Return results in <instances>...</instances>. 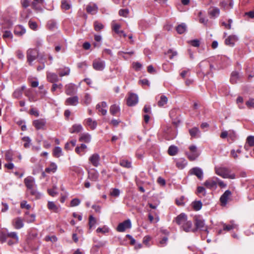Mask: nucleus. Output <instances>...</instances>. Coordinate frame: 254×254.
Masks as SVG:
<instances>
[{"label":"nucleus","mask_w":254,"mask_h":254,"mask_svg":"<svg viewBox=\"0 0 254 254\" xmlns=\"http://www.w3.org/2000/svg\"><path fill=\"white\" fill-rule=\"evenodd\" d=\"M131 227V221L129 219L126 220L124 222L120 223L117 228L118 232H123L126 229H129Z\"/></svg>","instance_id":"39448f33"},{"label":"nucleus","mask_w":254,"mask_h":254,"mask_svg":"<svg viewBox=\"0 0 254 254\" xmlns=\"http://www.w3.org/2000/svg\"><path fill=\"white\" fill-rule=\"evenodd\" d=\"M86 125L91 129H94L97 125L96 121H93L91 118H88L85 120Z\"/></svg>","instance_id":"7c9ffc66"},{"label":"nucleus","mask_w":254,"mask_h":254,"mask_svg":"<svg viewBox=\"0 0 254 254\" xmlns=\"http://www.w3.org/2000/svg\"><path fill=\"white\" fill-rule=\"evenodd\" d=\"M96 222V220L95 218L92 215H90L89 217V228L91 229L94 225Z\"/></svg>","instance_id":"6e6d98bb"},{"label":"nucleus","mask_w":254,"mask_h":254,"mask_svg":"<svg viewBox=\"0 0 254 254\" xmlns=\"http://www.w3.org/2000/svg\"><path fill=\"white\" fill-rule=\"evenodd\" d=\"M195 193L198 195L202 194L203 196H205L206 193V190L203 187L198 186L197 188Z\"/></svg>","instance_id":"c03bdc74"},{"label":"nucleus","mask_w":254,"mask_h":254,"mask_svg":"<svg viewBox=\"0 0 254 254\" xmlns=\"http://www.w3.org/2000/svg\"><path fill=\"white\" fill-rule=\"evenodd\" d=\"M120 109L119 106L114 104L110 108V113L113 116H117L118 113L120 112Z\"/></svg>","instance_id":"473e14b6"},{"label":"nucleus","mask_w":254,"mask_h":254,"mask_svg":"<svg viewBox=\"0 0 254 254\" xmlns=\"http://www.w3.org/2000/svg\"><path fill=\"white\" fill-rule=\"evenodd\" d=\"M187 28L186 24L184 23H182L176 27V31L179 34H182L186 31Z\"/></svg>","instance_id":"72a5a7b5"},{"label":"nucleus","mask_w":254,"mask_h":254,"mask_svg":"<svg viewBox=\"0 0 254 254\" xmlns=\"http://www.w3.org/2000/svg\"><path fill=\"white\" fill-rule=\"evenodd\" d=\"M238 40V38L236 35H230L227 38L225 39V44L231 47H233L235 45V43Z\"/></svg>","instance_id":"9d476101"},{"label":"nucleus","mask_w":254,"mask_h":254,"mask_svg":"<svg viewBox=\"0 0 254 254\" xmlns=\"http://www.w3.org/2000/svg\"><path fill=\"white\" fill-rule=\"evenodd\" d=\"M178 152V148L175 145H171L168 150V153L170 156H174Z\"/></svg>","instance_id":"4c0bfd02"},{"label":"nucleus","mask_w":254,"mask_h":254,"mask_svg":"<svg viewBox=\"0 0 254 254\" xmlns=\"http://www.w3.org/2000/svg\"><path fill=\"white\" fill-rule=\"evenodd\" d=\"M65 93L68 95H72L75 93V89L74 85L72 84H69L65 86Z\"/></svg>","instance_id":"bb28decb"},{"label":"nucleus","mask_w":254,"mask_h":254,"mask_svg":"<svg viewBox=\"0 0 254 254\" xmlns=\"http://www.w3.org/2000/svg\"><path fill=\"white\" fill-rule=\"evenodd\" d=\"M246 105L249 108H254V99H250L246 102Z\"/></svg>","instance_id":"774afa93"},{"label":"nucleus","mask_w":254,"mask_h":254,"mask_svg":"<svg viewBox=\"0 0 254 254\" xmlns=\"http://www.w3.org/2000/svg\"><path fill=\"white\" fill-rule=\"evenodd\" d=\"M25 89L24 85L17 88L13 93V96L15 98H19L22 96L23 90Z\"/></svg>","instance_id":"4be33fe9"},{"label":"nucleus","mask_w":254,"mask_h":254,"mask_svg":"<svg viewBox=\"0 0 254 254\" xmlns=\"http://www.w3.org/2000/svg\"><path fill=\"white\" fill-rule=\"evenodd\" d=\"M71 5L69 4L67 0H62L61 7L64 10H68L70 8Z\"/></svg>","instance_id":"3c124183"},{"label":"nucleus","mask_w":254,"mask_h":254,"mask_svg":"<svg viewBox=\"0 0 254 254\" xmlns=\"http://www.w3.org/2000/svg\"><path fill=\"white\" fill-rule=\"evenodd\" d=\"M94 29L96 31H99L104 28V25L98 21L94 22Z\"/></svg>","instance_id":"864d4df0"},{"label":"nucleus","mask_w":254,"mask_h":254,"mask_svg":"<svg viewBox=\"0 0 254 254\" xmlns=\"http://www.w3.org/2000/svg\"><path fill=\"white\" fill-rule=\"evenodd\" d=\"M189 133L191 137L193 138H198L200 136V131L197 127L190 129Z\"/></svg>","instance_id":"6ab92c4d"},{"label":"nucleus","mask_w":254,"mask_h":254,"mask_svg":"<svg viewBox=\"0 0 254 254\" xmlns=\"http://www.w3.org/2000/svg\"><path fill=\"white\" fill-rule=\"evenodd\" d=\"M47 27L50 30H54L57 28V22L54 20H50L47 23Z\"/></svg>","instance_id":"ea45409f"},{"label":"nucleus","mask_w":254,"mask_h":254,"mask_svg":"<svg viewBox=\"0 0 254 254\" xmlns=\"http://www.w3.org/2000/svg\"><path fill=\"white\" fill-rule=\"evenodd\" d=\"M203 185L209 189L213 190L217 188V182L216 178L213 179H209L207 180L203 184Z\"/></svg>","instance_id":"6e6552de"},{"label":"nucleus","mask_w":254,"mask_h":254,"mask_svg":"<svg viewBox=\"0 0 254 254\" xmlns=\"http://www.w3.org/2000/svg\"><path fill=\"white\" fill-rule=\"evenodd\" d=\"M7 239H11L18 242V237L16 232H10L6 235L1 232V243L5 242Z\"/></svg>","instance_id":"7ed1b4c3"},{"label":"nucleus","mask_w":254,"mask_h":254,"mask_svg":"<svg viewBox=\"0 0 254 254\" xmlns=\"http://www.w3.org/2000/svg\"><path fill=\"white\" fill-rule=\"evenodd\" d=\"M168 101V99L165 95H161L160 97V100L158 102V105L159 107H162L165 105Z\"/></svg>","instance_id":"37998d69"},{"label":"nucleus","mask_w":254,"mask_h":254,"mask_svg":"<svg viewBox=\"0 0 254 254\" xmlns=\"http://www.w3.org/2000/svg\"><path fill=\"white\" fill-rule=\"evenodd\" d=\"M47 78L48 81L51 83L57 82L60 80L56 73L50 72H48L47 73Z\"/></svg>","instance_id":"4468645a"},{"label":"nucleus","mask_w":254,"mask_h":254,"mask_svg":"<svg viewBox=\"0 0 254 254\" xmlns=\"http://www.w3.org/2000/svg\"><path fill=\"white\" fill-rule=\"evenodd\" d=\"M218 90L219 92H222L224 94L227 93V91L228 90V87L226 85H223L220 84L218 86Z\"/></svg>","instance_id":"603ef678"},{"label":"nucleus","mask_w":254,"mask_h":254,"mask_svg":"<svg viewBox=\"0 0 254 254\" xmlns=\"http://www.w3.org/2000/svg\"><path fill=\"white\" fill-rule=\"evenodd\" d=\"M187 220V215L183 213L180 214L176 218V222L179 225H182Z\"/></svg>","instance_id":"a211bd4d"},{"label":"nucleus","mask_w":254,"mask_h":254,"mask_svg":"<svg viewBox=\"0 0 254 254\" xmlns=\"http://www.w3.org/2000/svg\"><path fill=\"white\" fill-rule=\"evenodd\" d=\"M29 26L32 30H36L37 29V24L36 22L30 20L29 21Z\"/></svg>","instance_id":"69168bd1"},{"label":"nucleus","mask_w":254,"mask_h":254,"mask_svg":"<svg viewBox=\"0 0 254 254\" xmlns=\"http://www.w3.org/2000/svg\"><path fill=\"white\" fill-rule=\"evenodd\" d=\"M202 202L201 201H194L192 203V206L193 209L195 211H198L201 209L202 207Z\"/></svg>","instance_id":"58836bf2"},{"label":"nucleus","mask_w":254,"mask_h":254,"mask_svg":"<svg viewBox=\"0 0 254 254\" xmlns=\"http://www.w3.org/2000/svg\"><path fill=\"white\" fill-rule=\"evenodd\" d=\"M86 11L87 13L91 14H95L98 11V6L95 3H89L86 6Z\"/></svg>","instance_id":"9b49d317"},{"label":"nucleus","mask_w":254,"mask_h":254,"mask_svg":"<svg viewBox=\"0 0 254 254\" xmlns=\"http://www.w3.org/2000/svg\"><path fill=\"white\" fill-rule=\"evenodd\" d=\"M247 142L250 146H254V136H249L247 138Z\"/></svg>","instance_id":"13d9d810"},{"label":"nucleus","mask_w":254,"mask_h":254,"mask_svg":"<svg viewBox=\"0 0 254 254\" xmlns=\"http://www.w3.org/2000/svg\"><path fill=\"white\" fill-rule=\"evenodd\" d=\"M83 128L81 125L75 124L69 129V131L71 133H78L82 130Z\"/></svg>","instance_id":"2f4dec72"},{"label":"nucleus","mask_w":254,"mask_h":254,"mask_svg":"<svg viewBox=\"0 0 254 254\" xmlns=\"http://www.w3.org/2000/svg\"><path fill=\"white\" fill-rule=\"evenodd\" d=\"M231 224L226 225L225 224H223V230L229 231L230 230L235 229L236 228L237 225L233 223V222H231Z\"/></svg>","instance_id":"79ce46f5"},{"label":"nucleus","mask_w":254,"mask_h":254,"mask_svg":"<svg viewBox=\"0 0 254 254\" xmlns=\"http://www.w3.org/2000/svg\"><path fill=\"white\" fill-rule=\"evenodd\" d=\"M80 203V200L78 198H74L70 202V206L72 207L78 205Z\"/></svg>","instance_id":"bf43d9fd"},{"label":"nucleus","mask_w":254,"mask_h":254,"mask_svg":"<svg viewBox=\"0 0 254 254\" xmlns=\"http://www.w3.org/2000/svg\"><path fill=\"white\" fill-rule=\"evenodd\" d=\"M62 151L61 147L59 146L55 147L53 150V155L56 157H59L62 154Z\"/></svg>","instance_id":"09e8293b"},{"label":"nucleus","mask_w":254,"mask_h":254,"mask_svg":"<svg viewBox=\"0 0 254 254\" xmlns=\"http://www.w3.org/2000/svg\"><path fill=\"white\" fill-rule=\"evenodd\" d=\"M120 165L125 168H130L131 167V162L125 160H121L120 162Z\"/></svg>","instance_id":"de8ad7c7"},{"label":"nucleus","mask_w":254,"mask_h":254,"mask_svg":"<svg viewBox=\"0 0 254 254\" xmlns=\"http://www.w3.org/2000/svg\"><path fill=\"white\" fill-rule=\"evenodd\" d=\"M39 51L36 49H29L27 52V62L30 65H32V63L36 60L38 56Z\"/></svg>","instance_id":"f03ea898"},{"label":"nucleus","mask_w":254,"mask_h":254,"mask_svg":"<svg viewBox=\"0 0 254 254\" xmlns=\"http://www.w3.org/2000/svg\"><path fill=\"white\" fill-rule=\"evenodd\" d=\"M194 222L195 228L192 230V232L195 233L197 230L205 231L208 233L207 228L205 226L204 220L200 216H195L194 217Z\"/></svg>","instance_id":"f257e3e1"},{"label":"nucleus","mask_w":254,"mask_h":254,"mask_svg":"<svg viewBox=\"0 0 254 254\" xmlns=\"http://www.w3.org/2000/svg\"><path fill=\"white\" fill-rule=\"evenodd\" d=\"M48 207L51 210H53L55 212H57L58 208L55 204V203L53 201H49L48 203Z\"/></svg>","instance_id":"8fccbe9b"},{"label":"nucleus","mask_w":254,"mask_h":254,"mask_svg":"<svg viewBox=\"0 0 254 254\" xmlns=\"http://www.w3.org/2000/svg\"><path fill=\"white\" fill-rule=\"evenodd\" d=\"M13 225L14 227L17 229L22 228L24 226L23 221L20 217H17L14 220Z\"/></svg>","instance_id":"a878e982"},{"label":"nucleus","mask_w":254,"mask_h":254,"mask_svg":"<svg viewBox=\"0 0 254 254\" xmlns=\"http://www.w3.org/2000/svg\"><path fill=\"white\" fill-rule=\"evenodd\" d=\"M78 103V98L76 96L68 98L65 100V104L68 105L75 106Z\"/></svg>","instance_id":"aec40b11"},{"label":"nucleus","mask_w":254,"mask_h":254,"mask_svg":"<svg viewBox=\"0 0 254 254\" xmlns=\"http://www.w3.org/2000/svg\"><path fill=\"white\" fill-rule=\"evenodd\" d=\"M2 37L3 39L5 38H12V34L10 31H5L4 34L2 35Z\"/></svg>","instance_id":"0e129e2a"},{"label":"nucleus","mask_w":254,"mask_h":254,"mask_svg":"<svg viewBox=\"0 0 254 254\" xmlns=\"http://www.w3.org/2000/svg\"><path fill=\"white\" fill-rule=\"evenodd\" d=\"M189 43H190L191 45L195 47H198L200 45V42L197 39H194L193 40L190 41L189 42Z\"/></svg>","instance_id":"052dcab7"},{"label":"nucleus","mask_w":254,"mask_h":254,"mask_svg":"<svg viewBox=\"0 0 254 254\" xmlns=\"http://www.w3.org/2000/svg\"><path fill=\"white\" fill-rule=\"evenodd\" d=\"M89 160L94 166L97 167L99 164L100 156L98 154H94L89 158Z\"/></svg>","instance_id":"f3484780"},{"label":"nucleus","mask_w":254,"mask_h":254,"mask_svg":"<svg viewBox=\"0 0 254 254\" xmlns=\"http://www.w3.org/2000/svg\"><path fill=\"white\" fill-rule=\"evenodd\" d=\"M91 140V136L87 133H84L81 134L79 140L81 142L89 143Z\"/></svg>","instance_id":"c756f323"},{"label":"nucleus","mask_w":254,"mask_h":254,"mask_svg":"<svg viewBox=\"0 0 254 254\" xmlns=\"http://www.w3.org/2000/svg\"><path fill=\"white\" fill-rule=\"evenodd\" d=\"M93 67L96 70L102 71L105 67V62L100 59L95 60L93 62Z\"/></svg>","instance_id":"20e7f679"},{"label":"nucleus","mask_w":254,"mask_h":254,"mask_svg":"<svg viewBox=\"0 0 254 254\" xmlns=\"http://www.w3.org/2000/svg\"><path fill=\"white\" fill-rule=\"evenodd\" d=\"M70 68L68 67H65L64 68H60L59 69V75L61 77L66 76L69 74Z\"/></svg>","instance_id":"c9c22d12"},{"label":"nucleus","mask_w":254,"mask_h":254,"mask_svg":"<svg viewBox=\"0 0 254 254\" xmlns=\"http://www.w3.org/2000/svg\"><path fill=\"white\" fill-rule=\"evenodd\" d=\"M231 191L229 190H227L221 195L220 198V201L222 205L225 206L227 204L228 198L231 195Z\"/></svg>","instance_id":"f8f14e48"},{"label":"nucleus","mask_w":254,"mask_h":254,"mask_svg":"<svg viewBox=\"0 0 254 254\" xmlns=\"http://www.w3.org/2000/svg\"><path fill=\"white\" fill-rule=\"evenodd\" d=\"M87 146L85 144H81L80 146H77L75 148V151L78 154L81 155V153H85Z\"/></svg>","instance_id":"e433bc0d"},{"label":"nucleus","mask_w":254,"mask_h":254,"mask_svg":"<svg viewBox=\"0 0 254 254\" xmlns=\"http://www.w3.org/2000/svg\"><path fill=\"white\" fill-rule=\"evenodd\" d=\"M239 78V74L238 72L234 71L231 73L230 81L232 84H235L237 82V80Z\"/></svg>","instance_id":"f704fd0d"},{"label":"nucleus","mask_w":254,"mask_h":254,"mask_svg":"<svg viewBox=\"0 0 254 254\" xmlns=\"http://www.w3.org/2000/svg\"><path fill=\"white\" fill-rule=\"evenodd\" d=\"M187 155L188 158L189 159V160L190 161H194L199 156V154L198 153V152L187 153Z\"/></svg>","instance_id":"49530a36"},{"label":"nucleus","mask_w":254,"mask_h":254,"mask_svg":"<svg viewBox=\"0 0 254 254\" xmlns=\"http://www.w3.org/2000/svg\"><path fill=\"white\" fill-rule=\"evenodd\" d=\"M26 32L25 28L21 25H17L15 27L14 33L18 36H22Z\"/></svg>","instance_id":"cd10ccee"},{"label":"nucleus","mask_w":254,"mask_h":254,"mask_svg":"<svg viewBox=\"0 0 254 254\" xmlns=\"http://www.w3.org/2000/svg\"><path fill=\"white\" fill-rule=\"evenodd\" d=\"M121 28V25L118 23H114L112 25V29L114 31V32L121 36L122 35L123 37H126L127 36L126 34L123 30H120V28Z\"/></svg>","instance_id":"2eb2a0df"},{"label":"nucleus","mask_w":254,"mask_h":254,"mask_svg":"<svg viewBox=\"0 0 254 254\" xmlns=\"http://www.w3.org/2000/svg\"><path fill=\"white\" fill-rule=\"evenodd\" d=\"M216 173L223 177V178H227L229 177V172L227 169L225 168H220L215 169Z\"/></svg>","instance_id":"ddd939ff"},{"label":"nucleus","mask_w":254,"mask_h":254,"mask_svg":"<svg viewBox=\"0 0 254 254\" xmlns=\"http://www.w3.org/2000/svg\"><path fill=\"white\" fill-rule=\"evenodd\" d=\"M46 124V121L44 119H40L34 120L33 122V126L36 128V129H45V126Z\"/></svg>","instance_id":"423d86ee"},{"label":"nucleus","mask_w":254,"mask_h":254,"mask_svg":"<svg viewBox=\"0 0 254 254\" xmlns=\"http://www.w3.org/2000/svg\"><path fill=\"white\" fill-rule=\"evenodd\" d=\"M138 99L136 94L130 93L127 99V105L129 106H133L138 102Z\"/></svg>","instance_id":"0eeeda50"},{"label":"nucleus","mask_w":254,"mask_h":254,"mask_svg":"<svg viewBox=\"0 0 254 254\" xmlns=\"http://www.w3.org/2000/svg\"><path fill=\"white\" fill-rule=\"evenodd\" d=\"M184 231L186 232H189L191 231L193 229H191L192 227V222L190 221L187 220L185 223H184L182 226Z\"/></svg>","instance_id":"c85d7f7f"},{"label":"nucleus","mask_w":254,"mask_h":254,"mask_svg":"<svg viewBox=\"0 0 254 254\" xmlns=\"http://www.w3.org/2000/svg\"><path fill=\"white\" fill-rule=\"evenodd\" d=\"M187 164V161L184 158H180L176 161V166L180 169H184Z\"/></svg>","instance_id":"393cba45"},{"label":"nucleus","mask_w":254,"mask_h":254,"mask_svg":"<svg viewBox=\"0 0 254 254\" xmlns=\"http://www.w3.org/2000/svg\"><path fill=\"white\" fill-rule=\"evenodd\" d=\"M57 189L56 186H54L53 189L48 190V192L49 195L52 196H54L58 194V192L55 190Z\"/></svg>","instance_id":"4d7b16f0"},{"label":"nucleus","mask_w":254,"mask_h":254,"mask_svg":"<svg viewBox=\"0 0 254 254\" xmlns=\"http://www.w3.org/2000/svg\"><path fill=\"white\" fill-rule=\"evenodd\" d=\"M98 177L99 174L97 170L95 169L88 172V179L92 181H97L98 179Z\"/></svg>","instance_id":"5701e85b"},{"label":"nucleus","mask_w":254,"mask_h":254,"mask_svg":"<svg viewBox=\"0 0 254 254\" xmlns=\"http://www.w3.org/2000/svg\"><path fill=\"white\" fill-rule=\"evenodd\" d=\"M37 59H38V61L40 63L44 64V62L46 61L45 56L43 54H40L39 53Z\"/></svg>","instance_id":"680f3d73"},{"label":"nucleus","mask_w":254,"mask_h":254,"mask_svg":"<svg viewBox=\"0 0 254 254\" xmlns=\"http://www.w3.org/2000/svg\"><path fill=\"white\" fill-rule=\"evenodd\" d=\"M208 13L211 18H215L219 16L220 10L216 7H213L209 9Z\"/></svg>","instance_id":"dca6fc26"},{"label":"nucleus","mask_w":254,"mask_h":254,"mask_svg":"<svg viewBox=\"0 0 254 254\" xmlns=\"http://www.w3.org/2000/svg\"><path fill=\"white\" fill-rule=\"evenodd\" d=\"M57 165L54 163H52L50 164V166L46 168L45 171L47 173H50L51 172H55L57 170Z\"/></svg>","instance_id":"a18cd8bd"},{"label":"nucleus","mask_w":254,"mask_h":254,"mask_svg":"<svg viewBox=\"0 0 254 254\" xmlns=\"http://www.w3.org/2000/svg\"><path fill=\"white\" fill-rule=\"evenodd\" d=\"M167 54L169 55V58L172 59L174 56L177 55L176 51H173L172 50H169L167 52Z\"/></svg>","instance_id":"338daca9"},{"label":"nucleus","mask_w":254,"mask_h":254,"mask_svg":"<svg viewBox=\"0 0 254 254\" xmlns=\"http://www.w3.org/2000/svg\"><path fill=\"white\" fill-rule=\"evenodd\" d=\"M22 140L25 142L24 143V146L25 148H28L30 146L31 142L30 138L28 136H25L22 138Z\"/></svg>","instance_id":"5fc2aeb1"},{"label":"nucleus","mask_w":254,"mask_h":254,"mask_svg":"<svg viewBox=\"0 0 254 254\" xmlns=\"http://www.w3.org/2000/svg\"><path fill=\"white\" fill-rule=\"evenodd\" d=\"M28 192L33 196L35 197L36 199H39L40 198L41 194L39 192H38L36 190L34 189V188H32L31 189L28 190Z\"/></svg>","instance_id":"a19ab883"},{"label":"nucleus","mask_w":254,"mask_h":254,"mask_svg":"<svg viewBox=\"0 0 254 254\" xmlns=\"http://www.w3.org/2000/svg\"><path fill=\"white\" fill-rule=\"evenodd\" d=\"M190 174L196 176L197 178L200 180L203 178V171L202 169L198 167H194L192 168L190 171Z\"/></svg>","instance_id":"1a4fd4ad"},{"label":"nucleus","mask_w":254,"mask_h":254,"mask_svg":"<svg viewBox=\"0 0 254 254\" xmlns=\"http://www.w3.org/2000/svg\"><path fill=\"white\" fill-rule=\"evenodd\" d=\"M5 159L7 161H11L12 159V153L11 151H8L5 152Z\"/></svg>","instance_id":"e2e57ef3"},{"label":"nucleus","mask_w":254,"mask_h":254,"mask_svg":"<svg viewBox=\"0 0 254 254\" xmlns=\"http://www.w3.org/2000/svg\"><path fill=\"white\" fill-rule=\"evenodd\" d=\"M24 183L27 189H31L34 188V180L31 177L26 178L24 179Z\"/></svg>","instance_id":"b1692460"},{"label":"nucleus","mask_w":254,"mask_h":254,"mask_svg":"<svg viewBox=\"0 0 254 254\" xmlns=\"http://www.w3.org/2000/svg\"><path fill=\"white\" fill-rule=\"evenodd\" d=\"M43 2L44 0H33V1L31 3V6L33 9L37 11H42V8L37 5L38 4H43Z\"/></svg>","instance_id":"412c9836"}]
</instances>
